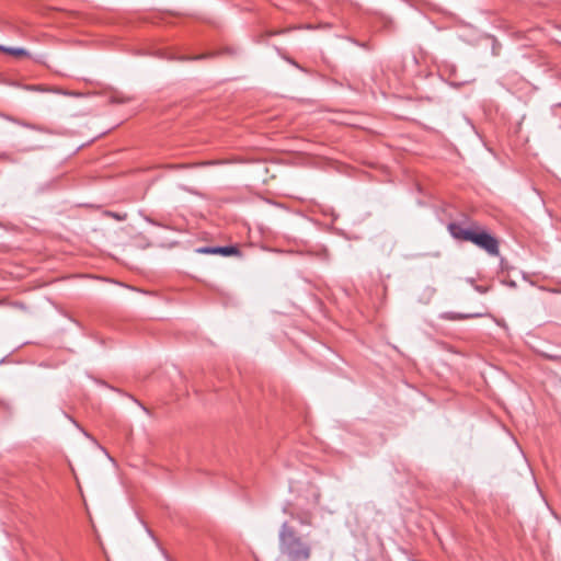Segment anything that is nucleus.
Masks as SVG:
<instances>
[{
  "instance_id": "nucleus-1",
  "label": "nucleus",
  "mask_w": 561,
  "mask_h": 561,
  "mask_svg": "<svg viewBox=\"0 0 561 561\" xmlns=\"http://www.w3.org/2000/svg\"><path fill=\"white\" fill-rule=\"evenodd\" d=\"M279 556L286 561H309L312 546L288 522H284L278 531Z\"/></svg>"
},
{
  "instance_id": "nucleus-2",
  "label": "nucleus",
  "mask_w": 561,
  "mask_h": 561,
  "mask_svg": "<svg viewBox=\"0 0 561 561\" xmlns=\"http://www.w3.org/2000/svg\"><path fill=\"white\" fill-rule=\"evenodd\" d=\"M470 242L474 243L479 248L483 249L490 255L499 254V243L497 240L485 231L476 232L473 231L472 236H469Z\"/></svg>"
},
{
  "instance_id": "nucleus-3",
  "label": "nucleus",
  "mask_w": 561,
  "mask_h": 561,
  "mask_svg": "<svg viewBox=\"0 0 561 561\" xmlns=\"http://www.w3.org/2000/svg\"><path fill=\"white\" fill-rule=\"evenodd\" d=\"M198 253L203 254H221L225 256H230L239 253V250L237 247L230 245V247H203L198 248L196 250Z\"/></svg>"
},
{
  "instance_id": "nucleus-4",
  "label": "nucleus",
  "mask_w": 561,
  "mask_h": 561,
  "mask_svg": "<svg viewBox=\"0 0 561 561\" xmlns=\"http://www.w3.org/2000/svg\"><path fill=\"white\" fill-rule=\"evenodd\" d=\"M285 513H287L286 510H284ZM289 516L293 520L298 522V524L302 526H311L313 522V514L310 511L307 510H294L288 512Z\"/></svg>"
},
{
  "instance_id": "nucleus-5",
  "label": "nucleus",
  "mask_w": 561,
  "mask_h": 561,
  "mask_svg": "<svg viewBox=\"0 0 561 561\" xmlns=\"http://www.w3.org/2000/svg\"><path fill=\"white\" fill-rule=\"evenodd\" d=\"M448 229H449L450 233L453 234V237H455L456 239H461V240H466V241H470L469 236L473 234V230L462 228L461 226H459L457 224H450L448 226Z\"/></svg>"
},
{
  "instance_id": "nucleus-6",
  "label": "nucleus",
  "mask_w": 561,
  "mask_h": 561,
  "mask_svg": "<svg viewBox=\"0 0 561 561\" xmlns=\"http://www.w3.org/2000/svg\"><path fill=\"white\" fill-rule=\"evenodd\" d=\"M0 50L15 56L27 55V51L23 48L4 47L0 45Z\"/></svg>"
},
{
  "instance_id": "nucleus-7",
  "label": "nucleus",
  "mask_w": 561,
  "mask_h": 561,
  "mask_svg": "<svg viewBox=\"0 0 561 561\" xmlns=\"http://www.w3.org/2000/svg\"><path fill=\"white\" fill-rule=\"evenodd\" d=\"M480 314L479 313H476V314H459L457 317H453L451 319H465V318H470V317H479Z\"/></svg>"
},
{
  "instance_id": "nucleus-8",
  "label": "nucleus",
  "mask_w": 561,
  "mask_h": 561,
  "mask_svg": "<svg viewBox=\"0 0 561 561\" xmlns=\"http://www.w3.org/2000/svg\"><path fill=\"white\" fill-rule=\"evenodd\" d=\"M30 90H41L39 87H31Z\"/></svg>"
},
{
  "instance_id": "nucleus-9",
  "label": "nucleus",
  "mask_w": 561,
  "mask_h": 561,
  "mask_svg": "<svg viewBox=\"0 0 561 561\" xmlns=\"http://www.w3.org/2000/svg\"><path fill=\"white\" fill-rule=\"evenodd\" d=\"M115 218H117V219H123L124 217H121V216H118V215H115Z\"/></svg>"
},
{
  "instance_id": "nucleus-10",
  "label": "nucleus",
  "mask_w": 561,
  "mask_h": 561,
  "mask_svg": "<svg viewBox=\"0 0 561 561\" xmlns=\"http://www.w3.org/2000/svg\"><path fill=\"white\" fill-rule=\"evenodd\" d=\"M201 58H204V56H197L194 59H201Z\"/></svg>"
},
{
  "instance_id": "nucleus-11",
  "label": "nucleus",
  "mask_w": 561,
  "mask_h": 561,
  "mask_svg": "<svg viewBox=\"0 0 561 561\" xmlns=\"http://www.w3.org/2000/svg\"><path fill=\"white\" fill-rule=\"evenodd\" d=\"M161 551H162V553L165 556V558H168V556H167V553H165V550H162V549H161Z\"/></svg>"
}]
</instances>
